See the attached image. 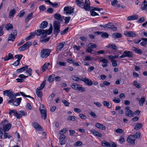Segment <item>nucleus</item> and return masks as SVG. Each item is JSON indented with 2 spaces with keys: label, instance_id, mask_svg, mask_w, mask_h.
Here are the masks:
<instances>
[{
  "label": "nucleus",
  "instance_id": "nucleus-56",
  "mask_svg": "<svg viewBox=\"0 0 147 147\" xmlns=\"http://www.w3.org/2000/svg\"><path fill=\"white\" fill-rule=\"evenodd\" d=\"M45 81L43 82L40 85V86L38 88L39 90H41L42 89L45 87Z\"/></svg>",
  "mask_w": 147,
  "mask_h": 147
},
{
  "label": "nucleus",
  "instance_id": "nucleus-34",
  "mask_svg": "<svg viewBox=\"0 0 147 147\" xmlns=\"http://www.w3.org/2000/svg\"><path fill=\"white\" fill-rule=\"evenodd\" d=\"M133 50L135 53L139 54H142L143 53L140 49H138L134 47H133Z\"/></svg>",
  "mask_w": 147,
  "mask_h": 147
},
{
  "label": "nucleus",
  "instance_id": "nucleus-29",
  "mask_svg": "<svg viewBox=\"0 0 147 147\" xmlns=\"http://www.w3.org/2000/svg\"><path fill=\"white\" fill-rule=\"evenodd\" d=\"M33 13H31L28 14L25 19V22L26 23H28L29 21L33 17Z\"/></svg>",
  "mask_w": 147,
  "mask_h": 147
},
{
  "label": "nucleus",
  "instance_id": "nucleus-58",
  "mask_svg": "<svg viewBox=\"0 0 147 147\" xmlns=\"http://www.w3.org/2000/svg\"><path fill=\"white\" fill-rule=\"evenodd\" d=\"M64 17V20H65V23L66 24H68L70 20V17Z\"/></svg>",
  "mask_w": 147,
  "mask_h": 147
},
{
  "label": "nucleus",
  "instance_id": "nucleus-26",
  "mask_svg": "<svg viewBox=\"0 0 147 147\" xmlns=\"http://www.w3.org/2000/svg\"><path fill=\"white\" fill-rule=\"evenodd\" d=\"M67 131V129L64 128L61 129L59 132V134L61 135L59 138H65L64 135L63 134L65 133Z\"/></svg>",
  "mask_w": 147,
  "mask_h": 147
},
{
  "label": "nucleus",
  "instance_id": "nucleus-14",
  "mask_svg": "<svg viewBox=\"0 0 147 147\" xmlns=\"http://www.w3.org/2000/svg\"><path fill=\"white\" fill-rule=\"evenodd\" d=\"M9 111V114L10 115H11L12 113H13L15 116L16 117L17 119H19L22 117L21 115L17 113L16 110H11L10 109Z\"/></svg>",
  "mask_w": 147,
  "mask_h": 147
},
{
  "label": "nucleus",
  "instance_id": "nucleus-22",
  "mask_svg": "<svg viewBox=\"0 0 147 147\" xmlns=\"http://www.w3.org/2000/svg\"><path fill=\"white\" fill-rule=\"evenodd\" d=\"M54 16L55 18L58 20V22H60V23L63 21V19L61 15L59 14L56 13L54 15Z\"/></svg>",
  "mask_w": 147,
  "mask_h": 147
},
{
  "label": "nucleus",
  "instance_id": "nucleus-47",
  "mask_svg": "<svg viewBox=\"0 0 147 147\" xmlns=\"http://www.w3.org/2000/svg\"><path fill=\"white\" fill-rule=\"evenodd\" d=\"M67 119L68 120L74 121L76 120V118L74 116H70L68 117Z\"/></svg>",
  "mask_w": 147,
  "mask_h": 147
},
{
  "label": "nucleus",
  "instance_id": "nucleus-37",
  "mask_svg": "<svg viewBox=\"0 0 147 147\" xmlns=\"http://www.w3.org/2000/svg\"><path fill=\"white\" fill-rule=\"evenodd\" d=\"M112 36L114 38H120L122 37V35L120 33H115L112 34Z\"/></svg>",
  "mask_w": 147,
  "mask_h": 147
},
{
  "label": "nucleus",
  "instance_id": "nucleus-10",
  "mask_svg": "<svg viewBox=\"0 0 147 147\" xmlns=\"http://www.w3.org/2000/svg\"><path fill=\"white\" fill-rule=\"evenodd\" d=\"M74 9L71 7L66 6L64 8V11L66 14H70L74 12Z\"/></svg>",
  "mask_w": 147,
  "mask_h": 147
},
{
  "label": "nucleus",
  "instance_id": "nucleus-54",
  "mask_svg": "<svg viewBox=\"0 0 147 147\" xmlns=\"http://www.w3.org/2000/svg\"><path fill=\"white\" fill-rule=\"evenodd\" d=\"M3 137L4 138H10L11 136L9 133L4 132Z\"/></svg>",
  "mask_w": 147,
  "mask_h": 147
},
{
  "label": "nucleus",
  "instance_id": "nucleus-50",
  "mask_svg": "<svg viewBox=\"0 0 147 147\" xmlns=\"http://www.w3.org/2000/svg\"><path fill=\"white\" fill-rule=\"evenodd\" d=\"M65 138H59V142L60 143V144L62 145L64 144L66 141L65 140Z\"/></svg>",
  "mask_w": 147,
  "mask_h": 147
},
{
  "label": "nucleus",
  "instance_id": "nucleus-45",
  "mask_svg": "<svg viewBox=\"0 0 147 147\" xmlns=\"http://www.w3.org/2000/svg\"><path fill=\"white\" fill-rule=\"evenodd\" d=\"M32 43L31 42L28 41L24 44V45L27 49H28L31 45Z\"/></svg>",
  "mask_w": 147,
  "mask_h": 147
},
{
  "label": "nucleus",
  "instance_id": "nucleus-16",
  "mask_svg": "<svg viewBox=\"0 0 147 147\" xmlns=\"http://www.w3.org/2000/svg\"><path fill=\"white\" fill-rule=\"evenodd\" d=\"M22 100V98H19L16 99L15 100H13V102H11L12 104L16 106L19 105Z\"/></svg>",
  "mask_w": 147,
  "mask_h": 147
},
{
  "label": "nucleus",
  "instance_id": "nucleus-15",
  "mask_svg": "<svg viewBox=\"0 0 147 147\" xmlns=\"http://www.w3.org/2000/svg\"><path fill=\"white\" fill-rule=\"evenodd\" d=\"M137 100L139 102V104L140 106L141 107L143 106L144 103L146 100L145 97L144 96H142L141 98L139 97H137Z\"/></svg>",
  "mask_w": 147,
  "mask_h": 147
},
{
  "label": "nucleus",
  "instance_id": "nucleus-7",
  "mask_svg": "<svg viewBox=\"0 0 147 147\" xmlns=\"http://www.w3.org/2000/svg\"><path fill=\"white\" fill-rule=\"evenodd\" d=\"M17 34V31L16 30L12 31V32L9 35L8 41H13L16 38Z\"/></svg>",
  "mask_w": 147,
  "mask_h": 147
},
{
  "label": "nucleus",
  "instance_id": "nucleus-33",
  "mask_svg": "<svg viewBox=\"0 0 147 147\" xmlns=\"http://www.w3.org/2000/svg\"><path fill=\"white\" fill-rule=\"evenodd\" d=\"M76 3L78 6L81 8L84 6V2L82 0H77Z\"/></svg>",
  "mask_w": 147,
  "mask_h": 147
},
{
  "label": "nucleus",
  "instance_id": "nucleus-3",
  "mask_svg": "<svg viewBox=\"0 0 147 147\" xmlns=\"http://www.w3.org/2000/svg\"><path fill=\"white\" fill-rule=\"evenodd\" d=\"M53 33L57 36V34L60 32V22L55 21L53 23Z\"/></svg>",
  "mask_w": 147,
  "mask_h": 147
},
{
  "label": "nucleus",
  "instance_id": "nucleus-48",
  "mask_svg": "<svg viewBox=\"0 0 147 147\" xmlns=\"http://www.w3.org/2000/svg\"><path fill=\"white\" fill-rule=\"evenodd\" d=\"M34 33L32 32L31 33L30 36H28L25 38V40H28L32 38L34 36Z\"/></svg>",
  "mask_w": 147,
  "mask_h": 147
},
{
  "label": "nucleus",
  "instance_id": "nucleus-62",
  "mask_svg": "<svg viewBox=\"0 0 147 147\" xmlns=\"http://www.w3.org/2000/svg\"><path fill=\"white\" fill-rule=\"evenodd\" d=\"M88 46L90 47L91 48H95L96 47V45L93 44L92 43H89L88 45Z\"/></svg>",
  "mask_w": 147,
  "mask_h": 147
},
{
  "label": "nucleus",
  "instance_id": "nucleus-35",
  "mask_svg": "<svg viewBox=\"0 0 147 147\" xmlns=\"http://www.w3.org/2000/svg\"><path fill=\"white\" fill-rule=\"evenodd\" d=\"M141 39L144 41L141 42L140 45L143 47L146 46L147 43V38H142Z\"/></svg>",
  "mask_w": 147,
  "mask_h": 147
},
{
  "label": "nucleus",
  "instance_id": "nucleus-23",
  "mask_svg": "<svg viewBox=\"0 0 147 147\" xmlns=\"http://www.w3.org/2000/svg\"><path fill=\"white\" fill-rule=\"evenodd\" d=\"M138 16L136 14L131 16H128L127 20H137L138 18Z\"/></svg>",
  "mask_w": 147,
  "mask_h": 147
},
{
  "label": "nucleus",
  "instance_id": "nucleus-53",
  "mask_svg": "<svg viewBox=\"0 0 147 147\" xmlns=\"http://www.w3.org/2000/svg\"><path fill=\"white\" fill-rule=\"evenodd\" d=\"M101 36L103 38H107L109 37V34L105 32L102 34Z\"/></svg>",
  "mask_w": 147,
  "mask_h": 147
},
{
  "label": "nucleus",
  "instance_id": "nucleus-19",
  "mask_svg": "<svg viewBox=\"0 0 147 147\" xmlns=\"http://www.w3.org/2000/svg\"><path fill=\"white\" fill-rule=\"evenodd\" d=\"M107 28H110L113 30H116L117 28L115 27L112 23L109 22L107 24Z\"/></svg>",
  "mask_w": 147,
  "mask_h": 147
},
{
  "label": "nucleus",
  "instance_id": "nucleus-13",
  "mask_svg": "<svg viewBox=\"0 0 147 147\" xmlns=\"http://www.w3.org/2000/svg\"><path fill=\"white\" fill-rule=\"evenodd\" d=\"M135 32L126 31L124 33V34L126 36L129 37H135L136 36Z\"/></svg>",
  "mask_w": 147,
  "mask_h": 147
},
{
  "label": "nucleus",
  "instance_id": "nucleus-36",
  "mask_svg": "<svg viewBox=\"0 0 147 147\" xmlns=\"http://www.w3.org/2000/svg\"><path fill=\"white\" fill-rule=\"evenodd\" d=\"M141 134L139 132H137L133 136H129L127 138H130V137H132L133 138H140Z\"/></svg>",
  "mask_w": 147,
  "mask_h": 147
},
{
  "label": "nucleus",
  "instance_id": "nucleus-55",
  "mask_svg": "<svg viewBox=\"0 0 147 147\" xmlns=\"http://www.w3.org/2000/svg\"><path fill=\"white\" fill-rule=\"evenodd\" d=\"M69 28L67 27L65 29H64L63 31L61 32V35L65 34H66L68 31Z\"/></svg>",
  "mask_w": 147,
  "mask_h": 147
},
{
  "label": "nucleus",
  "instance_id": "nucleus-30",
  "mask_svg": "<svg viewBox=\"0 0 147 147\" xmlns=\"http://www.w3.org/2000/svg\"><path fill=\"white\" fill-rule=\"evenodd\" d=\"M100 62H102L104 64H102V66L103 67H106L108 65L107 63H108V61L105 58L99 61Z\"/></svg>",
  "mask_w": 147,
  "mask_h": 147
},
{
  "label": "nucleus",
  "instance_id": "nucleus-6",
  "mask_svg": "<svg viewBox=\"0 0 147 147\" xmlns=\"http://www.w3.org/2000/svg\"><path fill=\"white\" fill-rule=\"evenodd\" d=\"M7 121V120L5 119L1 123V125H3V127L2 128L3 129L4 132H6L8 131L10 129L11 127V125L9 123L4 125V122Z\"/></svg>",
  "mask_w": 147,
  "mask_h": 147
},
{
  "label": "nucleus",
  "instance_id": "nucleus-51",
  "mask_svg": "<svg viewBox=\"0 0 147 147\" xmlns=\"http://www.w3.org/2000/svg\"><path fill=\"white\" fill-rule=\"evenodd\" d=\"M134 85L137 88H140L141 86L140 84L138 83L137 81H134Z\"/></svg>",
  "mask_w": 147,
  "mask_h": 147
},
{
  "label": "nucleus",
  "instance_id": "nucleus-31",
  "mask_svg": "<svg viewBox=\"0 0 147 147\" xmlns=\"http://www.w3.org/2000/svg\"><path fill=\"white\" fill-rule=\"evenodd\" d=\"M50 64L49 63H45L41 67V70L43 72L45 71L48 68V66L50 65Z\"/></svg>",
  "mask_w": 147,
  "mask_h": 147
},
{
  "label": "nucleus",
  "instance_id": "nucleus-41",
  "mask_svg": "<svg viewBox=\"0 0 147 147\" xmlns=\"http://www.w3.org/2000/svg\"><path fill=\"white\" fill-rule=\"evenodd\" d=\"M93 134L96 136L99 137H101V134H100L99 132L98 131H95V130H93L92 131Z\"/></svg>",
  "mask_w": 147,
  "mask_h": 147
},
{
  "label": "nucleus",
  "instance_id": "nucleus-24",
  "mask_svg": "<svg viewBox=\"0 0 147 147\" xmlns=\"http://www.w3.org/2000/svg\"><path fill=\"white\" fill-rule=\"evenodd\" d=\"M16 13V11L15 9H11L9 13V18H13Z\"/></svg>",
  "mask_w": 147,
  "mask_h": 147
},
{
  "label": "nucleus",
  "instance_id": "nucleus-9",
  "mask_svg": "<svg viewBox=\"0 0 147 147\" xmlns=\"http://www.w3.org/2000/svg\"><path fill=\"white\" fill-rule=\"evenodd\" d=\"M84 6L82 7L87 11H89L90 10V2L89 0H86Z\"/></svg>",
  "mask_w": 147,
  "mask_h": 147
},
{
  "label": "nucleus",
  "instance_id": "nucleus-52",
  "mask_svg": "<svg viewBox=\"0 0 147 147\" xmlns=\"http://www.w3.org/2000/svg\"><path fill=\"white\" fill-rule=\"evenodd\" d=\"M77 90H79L82 92H86V89L82 87H80V86H79Z\"/></svg>",
  "mask_w": 147,
  "mask_h": 147
},
{
  "label": "nucleus",
  "instance_id": "nucleus-64",
  "mask_svg": "<svg viewBox=\"0 0 147 147\" xmlns=\"http://www.w3.org/2000/svg\"><path fill=\"white\" fill-rule=\"evenodd\" d=\"M113 101L114 102L116 103H119L121 101V100L117 98H114L113 99Z\"/></svg>",
  "mask_w": 147,
  "mask_h": 147
},
{
  "label": "nucleus",
  "instance_id": "nucleus-8",
  "mask_svg": "<svg viewBox=\"0 0 147 147\" xmlns=\"http://www.w3.org/2000/svg\"><path fill=\"white\" fill-rule=\"evenodd\" d=\"M133 53L131 51H126L123 53V54L120 57V58H124L127 57L128 58H131L133 57Z\"/></svg>",
  "mask_w": 147,
  "mask_h": 147
},
{
  "label": "nucleus",
  "instance_id": "nucleus-4",
  "mask_svg": "<svg viewBox=\"0 0 147 147\" xmlns=\"http://www.w3.org/2000/svg\"><path fill=\"white\" fill-rule=\"evenodd\" d=\"M51 50L50 49H44L40 52V57L42 58H46L50 55Z\"/></svg>",
  "mask_w": 147,
  "mask_h": 147
},
{
  "label": "nucleus",
  "instance_id": "nucleus-12",
  "mask_svg": "<svg viewBox=\"0 0 147 147\" xmlns=\"http://www.w3.org/2000/svg\"><path fill=\"white\" fill-rule=\"evenodd\" d=\"M129 107H127L125 108L126 111L125 112V115L128 117H131L134 116V113L130 109Z\"/></svg>",
  "mask_w": 147,
  "mask_h": 147
},
{
  "label": "nucleus",
  "instance_id": "nucleus-59",
  "mask_svg": "<svg viewBox=\"0 0 147 147\" xmlns=\"http://www.w3.org/2000/svg\"><path fill=\"white\" fill-rule=\"evenodd\" d=\"M19 113L20 115H21V116H24L27 115V113L25 111H20L18 112Z\"/></svg>",
  "mask_w": 147,
  "mask_h": 147
},
{
  "label": "nucleus",
  "instance_id": "nucleus-20",
  "mask_svg": "<svg viewBox=\"0 0 147 147\" xmlns=\"http://www.w3.org/2000/svg\"><path fill=\"white\" fill-rule=\"evenodd\" d=\"M13 55L11 53L8 54L7 56H5L3 60L5 61H8L11 59H13Z\"/></svg>",
  "mask_w": 147,
  "mask_h": 147
},
{
  "label": "nucleus",
  "instance_id": "nucleus-21",
  "mask_svg": "<svg viewBox=\"0 0 147 147\" xmlns=\"http://www.w3.org/2000/svg\"><path fill=\"white\" fill-rule=\"evenodd\" d=\"M95 127L98 128L103 130H105L106 129L105 127L99 123H96L95 124Z\"/></svg>",
  "mask_w": 147,
  "mask_h": 147
},
{
  "label": "nucleus",
  "instance_id": "nucleus-40",
  "mask_svg": "<svg viewBox=\"0 0 147 147\" xmlns=\"http://www.w3.org/2000/svg\"><path fill=\"white\" fill-rule=\"evenodd\" d=\"M79 85L76 83H73L71 85V87L75 90H78Z\"/></svg>",
  "mask_w": 147,
  "mask_h": 147
},
{
  "label": "nucleus",
  "instance_id": "nucleus-38",
  "mask_svg": "<svg viewBox=\"0 0 147 147\" xmlns=\"http://www.w3.org/2000/svg\"><path fill=\"white\" fill-rule=\"evenodd\" d=\"M38 88H37L36 92V93L37 96L41 98L42 95V92L41 91H39Z\"/></svg>",
  "mask_w": 147,
  "mask_h": 147
},
{
  "label": "nucleus",
  "instance_id": "nucleus-63",
  "mask_svg": "<svg viewBox=\"0 0 147 147\" xmlns=\"http://www.w3.org/2000/svg\"><path fill=\"white\" fill-rule=\"evenodd\" d=\"M57 64L61 66H66V63L64 62H61V61H59L57 62Z\"/></svg>",
  "mask_w": 147,
  "mask_h": 147
},
{
  "label": "nucleus",
  "instance_id": "nucleus-43",
  "mask_svg": "<svg viewBox=\"0 0 147 147\" xmlns=\"http://www.w3.org/2000/svg\"><path fill=\"white\" fill-rule=\"evenodd\" d=\"M142 124L141 123H137L134 127V129L136 130H138L142 126Z\"/></svg>",
  "mask_w": 147,
  "mask_h": 147
},
{
  "label": "nucleus",
  "instance_id": "nucleus-57",
  "mask_svg": "<svg viewBox=\"0 0 147 147\" xmlns=\"http://www.w3.org/2000/svg\"><path fill=\"white\" fill-rule=\"evenodd\" d=\"M23 57V55L21 54H19L18 55H16L15 56V57L16 58L18 59L17 60H18L20 61L21 59Z\"/></svg>",
  "mask_w": 147,
  "mask_h": 147
},
{
  "label": "nucleus",
  "instance_id": "nucleus-2",
  "mask_svg": "<svg viewBox=\"0 0 147 147\" xmlns=\"http://www.w3.org/2000/svg\"><path fill=\"white\" fill-rule=\"evenodd\" d=\"M3 94L8 96L10 99L8 101V102L11 103L13 102V100L16 98V94L13 92L11 90H6L3 92Z\"/></svg>",
  "mask_w": 147,
  "mask_h": 147
},
{
  "label": "nucleus",
  "instance_id": "nucleus-32",
  "mask_svg": "<svg viewBox=\"0 0 147 147\" xmlns=\"http://www.w3.org/2000/svg\"><path fill=\"white\" fill-rule=\"evenodd\" d=\"M5 27L6 30L9 31L13 28V26L10 23H8L5 25Z\"/></svg>",
  "mask_w": 147,
  "mask_h": 147
},
{
  "label": "nucleus",
  "instance_id": "nucleus-28",
  "mask_svg": "<svg viewBox=\"0 0 147 147\" xmlns=\"http://www.w3.org/2000/svg\"><path fill=\"white\" fill-rule=\"evenodd\" d=\"M28 68V66L27 65H26L25 67H23L21 68L17 69L16 70V72L17 73L22 72L23 71H25Z\"/></svg>",
  "mask_w": 147,
  "mask_h": 147
},
{
  "label": "nucleus",
  "instance_id": "nucleus-1",
  "mask_svg": "<svg viewBox=\"0 0 147 147\" xmlns=\"http://www.w3.org/2000/svg\"><path fill=\"white\" fill-rule=\"evenodd\" d=\"M52 32V25L50 26L49 29L48 30H45L43 29L38 30H37V33H36L37 36H40L41 34H42L41 36V38H42L44 36L46 37L47 34H50Z\"/></svg>",
  "mask_w": 147,
  "mask_h": 147
},
{
  "label": "nucleus",
  "instance_id": "nucleus-44",
  "mask_svg": "<svg viewBox=\"0 0 147 147\" xmlns=\"http://www.w3.org/2000/svg\"><path fill=\"white\" fill-rule=\"evenodd\" d=\"M72 79L76 81L77 82H78L79 81H82V78H80L78 77H76V76H71Z\"/></svg>",
  "mask_w": 147,
  "mask_h": 147
},
{
  "label": "nucleus",
  "instance_id": "nucleus-42",
  "mask_svg": "<svg viewBox=\"0 0 147 147\" xmlns=\"http://www.w3.org/2000/svg\"><path fill=\"white\" fill-rule=\"evenodd\" d=\"M135 140L131 139V138H127V141L131 145H134L135 144Z\"/></svg>",
  "mask_w": 147,
  "mask_h": 147
},
{
  "label": "nucleus",
  "instance_id": "nucleus-46",
  "mask_svg": "<svg viewBox=\"0 0 147 147\" xmlns=\"http://www.w3.org/2000/svg\"><path fill=\"white\" fill-rule=\"evenodd\" d=\"M25 72V74H28V76H31L32 74V70L31 68L28 69Z\"/></svg>",
  "mask_w": 147,
  "mask_h": 147
},
{
  "label": "nucleus",
  "instance_id": "nucleus-61",
  "mask_svg": "<svg viewBox=\"0 0 147 147\" xmlns=\"http://www.w3.org/2000/svg\"><path fill=\"white\" fill-rule=\"evenodd\" d=\"M62 102L66 106H69V105L70 104V103L65 99L63 100Z\"/></svg>",
  "mask_w": 147,
  "mask_h": 147
},
{
  "label": "nucleus",
  "instance_id": "nucleus-27",
  "mask_svg": "<svg viewBox=\"0 0 147 147\" xmlns=\"http://www.w3.org/2000/svg\"><path fill=\"white\" fill-rule=\"evenodd\" d=\"M142 6L141 7V9L142 10H145L147 11V2L144 0L142 3Z\"/></svg>",
  "mask_w": 147,
  "mask_h": 147
},
{
  "label": "nucleus",
  "instance_id": "nucleus-11",
  "mask_svg": "<svg viewBox=\"0 0 147 147\" xmlns=\"http://www.w3.org/2000/svg\"><path fill=\"white\" fill-rule=\"evenodd\" d=\"M81 80L82 81L84 82L85 84L88 86H91L93 84L92 81L90 79L82 77Z\"/></svg>",
  "mask_w": 147,
  "mask_h": 147
},
{
  "label": "nucleus",
  "instance_id": "nucleus-49",
  "mask_svg": "<svg viewBox=\"0 0 147 147\" xmlns=\"http://www.w3.org/2000/svg\"><path fill=\"white\" fill-rule=\"evenodd\" d=\"M54 75L52 74L51 76H50L48 79V81L49 82H53L54 80Z\"/></svg>",
  "mask_w": 147,
  "mask_h": 147
},
{
  "label": "nucleus",
  "instance_id": "nucleus-5",
  "mask_svg": "<svg viewBox=\"0 0 147 147\" xmlns=\"http://www.w3.org/2000/svg\"><path fill=\"white\" fill-rule=\"evenodd\" d=\"M102 145L103 146L107 147H117L116 144L113 142H107L106 141H103L101 142Z\"/></svg>",
  "mask_w": 147,
  "mask_h": 147
},
{
  "label": "nucleus",
  "instance_id": "nucleus-18",
  "mask_svg": "<svg viewBox=\"0 0 147 147\" xmlns=\"http://www.w3.org/2000/svg\"><path fill=\"white\" fill-rule=\"evenodd\" d=\"M40 113L41 114V117L44 120H45L47 116L46 111L45 109H41L40 110Z\"/></svg>",
  "mask_w": 147,
  "mask_h": 147
},
{
  "label": "nucleus",
  "instance_id": "nucleus-60",
  "mask_svg": "<svg viewBox=\"0 0 147 147\" xmlns=\"http://www.w3.org/2000/svg\"><path fill=\"white\" fill-rule=\"evenodd\" d=\"M79 116H80L81 119L82 120H85L87 118L86 116L85 115L82 114H79Z\"/></svg>",
  "mask_w": 147,
  "mask_h": 147
},
{
  "label": "nucleus",
  "instance_id": "nucleus-25",
  "mask_svg": "<svg viewBox=\"0 0 147 147\" xmlns=\"http://www.w3.org/2000/svg\"><path fill=\"white\" fill-rule=\"evenodd\" d=\"M48 25V23L47 21H44L40 24V28L43 29L46 28Z\"/></svg>",
  "mask_w": 147,
  "mask_h": 147
},
{
  "label": "nucleus",
  "instance_id": "nucleus-17",
  "mask_svg": "<svg viewBox=\"0 0 147 147\" xmlns=\"http://www.w3.org/2000/svg\"><path fill=\"white\" fill-rule=\"evenodd\" d=\"M32 125L38 131L42 130V127L36 122H34L33 123Z\"/></svg>",
  "mask_w": 147,
  "mask_h": 147
},
{
  "label": "nucleus",
  "instance_id": "nucleus-39",
  "mask_svg": "<svg viewBox=\"0 0 147 147\" xmlns=\"http://www.w3.org/2000/svg\"><path fill=\"white\" fill-rule=\"evenodd\" d=\"M64 46V44L63 43H60L58 44L57 47V50L59 51L61 50L62 48H63Z\"/></svg>",
  "mask_w": 147,
  "mask_h": 147
}]
</instances>
